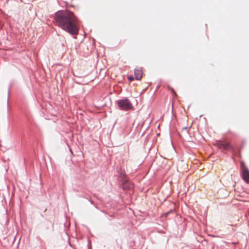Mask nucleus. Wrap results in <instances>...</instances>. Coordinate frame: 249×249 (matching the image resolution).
I'll return each mask as SVG.
<instances>
[{
	"label": "nucleus",
	"instance_id": "obj_2",
	"mask_svg": "<svg viewBox=\"0 0 249 249\" xmlns=\"http://www.w3.org/2000/svg\"><path fill=\"white\" fill-rule=\"evenodd\" d=\"M117 104L121 109L125 111L130 110L133 107L132 103L128 99L120 100L117 101Z\"/></svg>",
	"mask_w": 249,
	"mask_h": 249
},
{
	"label": "nucleus",
	"instance_id": "obj_7",
	"mask_svg": "<svg viewBox=\"0 0 249 249\" xmlns=\"http://www.w3.org/2000/svg\"><path fill=\"white\" fill-rule=\"evenodd\" d=\"M214 145L217 146L219 149H222V142L221 141H217L216 142L214 143Z\"/></svg>",
	"mask_w": 249,
	"mask_h": 249
},
{
	"label": "nucleus",
	"instance_id": "obj_4",
	"mask_svg": "<svg viewBox=\"0 0 249 249\" xmlns=\"http://www.w3.org/2000/svg\"><path fill=\"white\" fill-rule=\"evenodd\" d=\"M122 187L124 190H131L133 188V184L131 181L125 180L123 182Z\"/></svg>",
	"mask_w": 249,
	"mask_h": 249
},
{
	"label": "nucleus",
	"instance_id": "obj_1",
	"mask_svg": "<svg viewBox=\"0 0 249 249\" xmlns=\"http://www.w3.org/2000/svg\"><path fill=\"white\" fill-rule=\"evenodd\" d=\"M54 20L58 27L71 35L78 34L80 21L73 12H58L55 15Z\"/></svg>",
	"mask_w": 249,
	"mask_h": 249
},
{
	"label": "nucleus",
	"instance_id": "obj_8",
	"mask_svg": "<svg viewBox=\"0 0 249 249\" xmlns=\"http://www.w3.org/2000/svg\"><path fill=\"white\" fill-rule=\"evenodd\" d=\"M128 79L130 81H132L134 80V77L133 76H128Z\"/></svg>",
	"mask_w": 249,
	"mask_h": 249
},
{
	"label": "nucleus",
	"instance_id": "obj_5",
	"mask_svg": "<svg viewBox=\"0 0 249 249\" xmlns=\"http://www.w3.org/2000/svg\"><path fill=\"white\" fill-rule=\"evenodd\" d=\"M135 79L137 80H140L142 76V71L141 68L136 69L134 71Z\"/></svg>",
	"mask_w": 249,
	"mask_h": 249
},
{
	"label": "nucleus",
	"instance_id": "obj_6",
	"mask_svg": "<svg viewBox=\"0 0 249 249\" xmlns=\"http://www.w3.org/2000/svg\"><path fill=\"white\" fill-rule=\"evenodd\" d=\"M222 149L224 150H228L231 151L233 150V147L231 145L229 142L223 143L222 142Z\"/></svg>",
	"mask_w": 249,
	"mask_h": 249
},
{
	"label": "nucleus",
	"instance_id": "obj_3",
	"mask_svg": "<svg viewBox=\"0 0 249 249\" xmlns=\"http://www.w3.org/2000/svg\"><path fill=\"white\" fill-rule=\"evenodd\" d=\"M242 178L247 183H249V170L243 163H242Z\"/></svg>",
	"mask_w": 249,
	"mask_h": 249
}]
</instances>
